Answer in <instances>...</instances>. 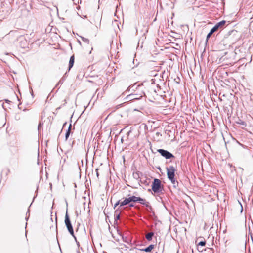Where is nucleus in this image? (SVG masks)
Wrapping results in <instances>:
<instances>
[{"label":"nucleus","mask_w":253,"mask_h":253,"mask_svg":"<svg viewBox=\"0 0 253 253\" xmlns=\"http://www.w3.org/2000/svg\"><path fill=\"white\" fill-rule=\"evenodd\" d=\"M173 185V187L176 188L178 186V182L175 179V177L169 179Z\"/></svg>","instance_id":"ddd939ff"},{"label":"nucleus","mask_w":253,"mask_h":253,"mask_svg":"<svg viewBox=\"0 0 253 253\" xmlns=\"http://www.w3.org/2000/svg\"><path fill=\"white\" fill-rule=\"evenodd\" d=\"M152 190L155 193H160L164 190V186L162 184L161 181L157 178H154L151 185Z\"/></svg>","instance_id":"f257e3e1"},{"label":"nucleus","mask_w":253,"mask_h":253,"mask_svg":"<svg viewBox=\"0 0 253 253\" xmlns=\"http://www.w3.org/2000/svg\"><path fill=\"white\" fill-rule=\"evenodd\" d=\"M134 206V205L133 204V203L132 202H131L128 204L127 206H126V207H124L123 209H125L127 207H129V209H130L131 208L133 207Z\"/></svg>","instance_id":"4be33fe9"},{"label":"nucleus","mask_w":253,"mask_h":253,"mask_svg":"<svg viewBox=\"0 0 253 253\" xmlns=\"http://www.w3.org/2000/svg\"><path fill=\"white\" fill-rule=\"evenodd\" d=\"M98 169H96V170H95V171H96V175H97V177H99V173H98Z\"/></svg>","instance_id":"393cba45"},{"label":"nucleus","mask_w":253,"mask_h":253,"mask_svg":"<svg viewBox=\"0 0 253 253\" xmlns=\"http://www.w3.org/2000/svg\"><path fill=\"white\" fill-rule=\"evenodd\" d=\"M66 75H67V72L64 75V76L62 77V78L58 82V83L56 85V87H57L59 84H62L64 83V82L66 78Z\"/></svg>","instance_id":"2eb2a0df"},{"label":"nucleus","mask_w":253,"mask_h":253,"mask_svg":"<svg viewBox=\"0 0 253 253\" xmlns=\"http://www.w3.org/2000/svg\"><path fill=\"white\" fill-rule=\"evenodd\" d=\"M65 224L70 234L76 239V236L74 235V230L71 224L69 216L68 213V209H67L66 212L65 216Z\"/></svg>","instance_id":"7ed1b4c3"},{"label":"nucleus","mask_w":253,"mask_h":253,"mask_svg":"<svg viewBox=\"0 0 253 253\" xmlns=\"http://www.w3.org/2000/svg\"><path fill=\"white\" fill-rule=\"evenodd\" d=\"M142 86V85H136V84H133V85H130L129 86H128L126 91H130V90L131 89H132V90H133V91H134L135 89H137L138 88H140Z\"/></svg>","instance_id":"1a4fd4ad"},{"label":"nucleus","mask_w":253,"mask_h":253,"mask_svg":"<svg viewBox=\"0 0 253 253\" xmlns=\"http://www.w3.org/2000/svg\"><path fill=\"white\" fill-rule=\"evenodd\" d=\"M130 203L131 202H137L138 197L135 196H131L129 197Z\"/></svg>","instance_id":"dca6fc26"},{"label":"nucleus","mask_w":253,"mask_h":253,"mask_svg":"<svg viewBox=\"0 0 253 253\" xmlns=\"http://www.w3.org/2000/svg\"><path fill=\"white\" fill-rule=\"evenodd\" d=\"M198 246H200L201 247H204L206 245V241H202L198 243Z\"/></svg>","instance_id":"aec40b11"},{"label":"nucleus","mask_w":253,"mask_h":253,"mask_svg":"<svg viewBox=\"0 0 253 253\" xmlns=\"http://www.w3.org/2000/svg\"><path fill=\"white\" fill-rule=\"evenodd\" d=\"M75 60V57L74 55H72L70 57L69 62V66H68V71L70 70V69L72 68L74 65Z\"/></svg>","instance_id":"9b49d317"},{"label":"nucleus","mask_w":253,"mask_h":253,"mask_svg":"<svg viewBox=\"0 0 253 253\" xmlns=\"http://www.w3.org/2000/svg\"><path fill=\"white\" fill-rule=\"evenodd\" d=\"M154 247H155V245L151 244L145 248L138 249V250L139 251H141L149 253V252H151L152 251V250L154 248Z\"/></svg>","instance_id":"6e6552de"},{"label":"nucleus","mask_w":253,"mask_h":253,"mask_svg":"<svg viewBox=\"0 0 253 253\" xmlns=\"http://www.w3.org/2000/svg\"><path fill=\"white\" fill-rule=\"evenodd\" d=\"M147 208V211L148 212H151L153 210V208L152 206L150 205V203L148 202V206L146 207Z\"/></svg>","instance_id":"412c9836"},{"label":"nucleus","mask_w":253,"mask_h":253,"mask_svg":"<svg viewBox=\"0 0 253 253\" xmlns=\"http://www.w3.org/2000/svg\"><path fill=\"white\" fill-rule=\"evenodd\" d=\"M154 235V233L153 232H151L148 234L146 235V238L148 241H150L152 240L153 237Z\"/></svg>","instance_id":"4468645a"},{"label":"nucleus","mask_w":253,"mask_h":253,"mask_svg":"<svg viewBox=\"0 0 253 253\" xmlns=\"http://www.w3.org/2000/svg\"><path fill=\"white\" fill-rule=\"evenodd\" d=\"M144 95H145V93L143 92H142L139 96L136 94H130L127 95L126 99L128 101L138 100L140 99Z\"/></svg>","instance_id":"423d86ee"},{"label":"nucleus","mask_w":253,"mask_h":253,"mask_svg":"<svg viewBox=\"0 0 253 253\" xmlns=\"http://www.w3.org/2000/svg\"><path fill=\"white\" fill-rule=\"evenodd\" d=\"M117 212H118V209L116 210L115 211V215L114 219H115V221H117V220H119L120 218V213H117Z\"/></svg>","instance_id":"a211bd4d"},{"label":"nucleus","mask_w":253,"mask_h":253,"mask_svg":"<svg viewBox=\"0 0 253 253\" xmlns=\"http://www.w3.org/2000/svg\"><path fill=\"white\" fill-rule=\"evenodd\" d=\"M66 124H67V123H66V122H65V123L64 124V125H63V126H65Z\"/></svg>","instance_id":"c756f323"},{"label":"nucleus","mask_w":253,"mask_h":253,"mask_svg":"<svg viewBox=\"0 0 253 253\" xmlns=\"http://www.w3.org/2000/svg\"><path fill=\"white\" fill-rule=\"evenodd\" d=\"M81 38L83 42H85L87 44L89 43V40L88 39L84 38V37H82V36H81Z\"/></svg>","instance_id":"6ab92c4d"},{"label":"nucleus","mask_w":253,"mask_h":253,"mask_svg":"<svg viewBox=\"0 0 253 253\" xmlns=\"http://www.w3.org/2000/svg\"><path fill=\"white\" fill-rule=\"evenodd\" d=\"M137 202L140 204L145 206L146 207L148 206V202L145 199H143L140 197H138Z\"/></svg>","instance_id":"9d476101"},{"label":"nucleus","mask_w":253,"mask_h":253,"mask_svg":"<svg viewBox=\"0 0 253 253\" xmlns=\"http://www.w3.org/2000/svg\"><path fill=\"white\" fill-rule=\"evenodd\" d=\"M166 169L168 178L171 179V178H174L175 172L176 171L175 168L172 166H170L169 167H167Z\"/></svg>","instance_id":"39448f33"},{"label":"nucleus","mask_w":253,"mask_h":253,"mask_svg":"<svg viewBox=\"0 0 253 253\" xmlns=\"http://www.w3.org/2000/svg\"><path fill=\"white\" fill-rule=\"evenodd\" d=\"M157 152H159L162 156L166 159H170L175 158L174 156L171 153L166 150L159 149L157 150Z\"/></svg>","instance_id":"20e7f679"},{"label":"nucleus","mask_w":253,"mask_h":253,"mask_svg":"<svg viewBox=\"0 0 253 253\" xmlns=\"http://www.w3.org/2000/svg\"><path fill=\"white\" fill-rule=\"evenodd\" d=\"M66 205H67V206L68 205V203L67 201H66Z\"/></svg>","instance_id":"72a5a7b5"},{"label":"nucleus","mask_w":253,"mask_h":253,"mask_svg":"<svg viewBox=\"0 0 253 253\" xmlns=\"http://www.w3.org/2000/svg\"><path fill=\"white\" fill-rule=\"evenodd\" d=\"M123 199H124L123 201H121V204L119 206L118 209H122V208H121L122 207H123L125 206H127L128 204H129V203H130L129 197L125 198H123Z\"/></svg>","instance_id":"0eeeda50"},{"label":"nucleus","mask_w":253,"mask_h":253,"mask_svg":"<svg viewBox=\"0 0 253 253\" xmlns=\"http://www.w3.org/2000/svg\"><path fill=\"white\" fill-rule=\"evenodd\" d=\"M158 169L159 170H161V168H160V167H158Z\"/></svg>","instance_id":"c85d7f7f"},{"label":"nucleus","mask_w":253,"mask_h":253,"mask_svg":"<svg viewBox=\"0 0 253 253\" xmlns=\"http://www.w3.org/2000/svg\"><path fill=\"white\" fill-rule=\"evenodd\" d=\"M31 95H32V96L33 95V92H32Z\"/></svg>","instance_id":"473e14b6"},{"label":"nucleus","mask_w":253,"mask_h":253,"mask_svg":"<svg viewBox=\"0 0 253 253\" xmlns=\"http://www.w3.org/2000/svg\"><path fill=\"white\" fill-rule=\"evenodd\" d=\"M129 133H130V131H129V132H128L127 133V134L128 135Z\"/></svg>","instance_id":"2f4dec72"},{"label":"nucleus","mask_w":253,"mask_h":253,"mask_svg":"<svg viewBox=\"0 0 253 253\" xmlns=\"http://www.w3.org/2000/svg\"><path fill=\"white\" fill-rule=\"evenodd\" d=\"M71 128H72V125H71V124H70L69 125V126H68V128L67 130L66 133H65V139L66 140L68 139V138L70 135Z\"/></svg>","instance_id":"f8f14e48"},{"label":"nucleus","mask_w":253,"mask_h":253,"mask_svg":"<svg viewBox=\"0 0 253 253\" xmlns=\"http://www.w3.org/2000/svg\"><path fill=\"white\" fill-rule=\"evenodd\" d=\"M236 123L238 124L242 125L243 126H246L247 125L245 121H244L240 119H239L238 120V121H236Z\"/></svg>","instance_id":"f3484780"},{"label":"nucleus","mask_w":253,"mask_h":253,"mask_svg":"<svg viewBox=\"0 0 253 253\" xmlns=\"http://www.w3.org/2000/svg\"><path fill=\"white\" fill-rule=\"evenodd\" d=\"M5 101H6V102H10V101H9V100H5Z\"/></svg>","instance_id":"cd10ccee"},{"label":"nucleus","mask_w":253,"mask_h":253,"mask_svg":"<svg viewBox=\"0 0 253 253\" xmlns=\"http://www.w3.org/2000/svg\"><path fill=\"white\" fill-rule=\"evenodd\" d=\"M60 108H61V107H59L57 108L56 110H59Z\"/></svg>","instance_id":"bb28decb"},{"label":"nucleus","mask_w":253,"mask_h":253,"mask_svg":"<svg viewBox=\"0 0 253 253\" xmlns=\"http://www.w3.org/2000/svg\"><path fill=\"white\" fill-rule=\"evenodd\" d=\"M75 241H76V244H77V246L79 247V246H80V243H79V242L77 240V239H76H76H75Z\"/></svg>","instance_id":"a878e982"},{"label":"nucleus","mask_w":253,"mask_h":253,"mask_svg":"<svg viewBox=\"0 0 253 253\" xmlns=\"http://www.w3.org/2000/svg\"><path fill=\"white\" fill-rule=\"evenodd\" d=\"M77 253H80V252L79 251H78Z\"/></svg>","instance_id":"f704fd0d"},{"label":"nucleus","mask_w":253,"mask_h":253,"mask_svg":"<svg viewBox=\"0 0 253 253\" xmlns=\"http://www.w3.org/2000/svg\"><path fill=\"white\" fill-rule=\"evenodd\" d=\"M121 204V201L120 200H118L116 202V203L114 204V209H115V208L118 206L119 205V206Z\"/></svg>","instance_id":"b1692460"},{"label":"nucleus","mask_w":253,"mask_h":253,"mask_svg":"<svg viewBox=\"0 0 253 253\" xmlns=\"http://www.w3.org/2000/svg\"><path fill=\"white\" fill-rule=\"evenodd\" d=\"M226 21L222 20L216 23L210 31L209 33L207 34L206 37V42H208V39L211 36V35L219 29L223 28L226 24Z\"/></svg>","instance_id":"f03ea898"},{"label":"nucleus","mask_w":253,"mask_h":253,"mask_svg":"<svg viewBox=\"0 0 253 253\" xmlns=\"http://www.w3.org/2000/svg\"><path fill=\"white\" fill-rule=\"evenodd\" d=\"M133 176L135 179H138L139 178V174L138 172L133 173Z\"/></svg>","instance_id":"5701e85b"},{"label":"nucleus","mask_w":253,"mask_h":253,"mask_svg":"<svg viewBox=\"0 0 253 253\" xmlns=\"http://www.w3.org/2000/svg\"><path fill=\"white\" fill-rule=\"evenodd\" d=\"M81 2H82V0H80V3H81Z\"/></svg>","instance_id":"7c9ffc66"}]
</instances>
